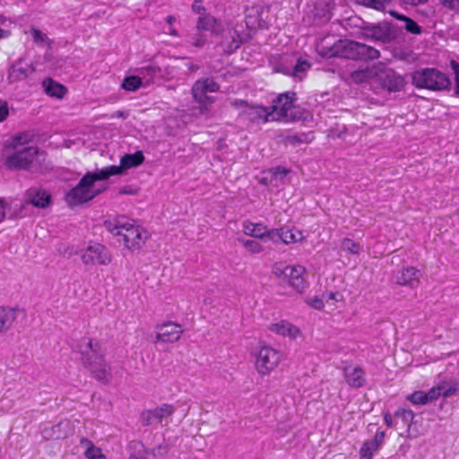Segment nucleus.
<instances>
[{"instance_id": "1", "label": "nucleus", "mask_w": 459, "mask_h": 459, "mask_svg": "<svg viewBox=\"0 0 459 459\" xmlns=\"http://www.w3.org/2000/svg\"><path fill=\"white\" fill-rule=\"evenodd\" d=\"M82 359L93 377L103 383H108L111 378L110 366L105 359L106 348L94 339L83 338L79 344Z\"/></svg>"}, {"instance_id": "2", "label": "nucleus", "mask_w": 459, "mask_h": 459, "mask_svg": "<svg viewBox=\"0 0 459 459\" xmlns=\"http://www.w3.org/2000/svg\"><path fill=\"white\" fill-rule=\"evenodd\" d=\"M104 226L114 236L120 237L125 247L130 250L140 249L149 238L145 229L124 215L105 221Z\"/></svg>"}, {"instance_id": "3", "label": "nucleus", "mask_w": 459, "mask_h": 459, "mask_svg": "<svg viewBox=\"0 0 459 459\" xmlns=\"http://www.w3.org/2000/svg\"><path fill=\"white\" fill-rule=\"evenodd\" d=\"M318 53L325 58L340 57L352 60H375L380 52L373 47L351 39H339L331 46H321Z\"/></svg>"}, {"instance_id": "4", "label": "nucleus", "mask_w": 459, "mask_h": 459, "mask_svg": "<svg viewBox=\"0 0 459 459\" xmlns=\"http://www.w3.org/2000/svg\"><path fill=\"white\" fill-rule=\"evenodd\" d=\"M24 134L14 135L8 148L13 152L7 154L4 160V165L10 170H29L40 164L39 151L35 146H22V141Z\"/></svg>"}, {"instance_id": "5", "label": "nucleus", "mask_w": 459, "mask_h": 459, "mask_svg": "<svg viewBox=\"0 0 459 459\" xmlns=\"http://www.w3.org/2000/svg\"><path fill=\"white\" fill-rule=\"evenodd\" d=\"M110 178V172L103 169L94 172H87L66 195L65 201L70 206H77L92 200L104 191L94 186L95 182L106 180Z\"/></svg>"}, {"instance_id": "6", "label": "nucleus", "mask_w": 459, "mask_h": 459, "mask_svg": "<svg viewBox=\"0 0 459 459\" xmlns=\"http://www.w3.org/2000/svg\"><path fill=\"white\" fill-rule=\"evenodd\" d=\"M297 94L287 91L279 94L269 107L273 122H296L303 118L301 108L296 105Z\"/></svg>"}, {"instance_id": "7", "label": "nucleus", "mask_w": 459, "mask_h": 459, "mask_svg": "<svg viewBox=\"0 0 459 459\" xmlns=\"http://www.w3.org/2000/svg\"><path fill=\"white\" fill-rule=\"evenodd\" d=\"M411 83L417 89L437 91L447 89L450 80L436 68H421L411 74Z\"/></svg>"}, {"instance_id": "8", "label": "nucleus", "mask_w": 459, "mask_h": 459, "mask_svg": "<svg viewBox=\"0 0 459 459\" xmlns=\"http://www.w3.org/2000/svg\"><path fill=\"white\" fill-rule=\"evenodd\" d=\"M220 91V84L211 78L197 80L192 86L191 94L194 100L198 104L201 113L207 112L209 107L215 101V98L208 96Z\"/></svg>"}, {"instance_id": "9", "label": "nucleus", "mask_w": 459, "mask_h": 459, "mask_svg": "<svg viewBox=\"0 0 459 459\" xmlns=\"http://www.w3.org/2000/svg\"><path fill=\"white\" fill-rule=\"evenodd\" d=\"M284 359L281 351L269 345L260 348L255 358V369L259 375L267 376Z\"/></svg>"}, {"instance_id": "10", "label": "nucleus", "mask_w": 459, "mask_h": 459, "mask_svg": "<svg viewBox=\"0 0 459 459\" xmlns=\"http://www.w3.org/2000/svg\"><path fill=\"white\" fill-rule=\"evenodd\" d=\"M273 273L277 277H282L290 287H302L305 283L306 268L302 265H287L277 262L273 265Z\"/></svg>"}, {"instance_id": "11", "label": "nucleus", "mask_w": 459, "mask_h": 459, "mask_svg": "<svg viewBox=\"0 0 459 459\" xmlns=\"http://www.w3.org/2000/svg\"><path fill=\"white\" fill-rule=\"evenodd\" d=\"M176 409L172 404L164 403L153 410H146L141 413L140 420L143 426L169 424V418L173 415Z\"/></svg>"}, {"instance_id": "12", "label": "nucleus", "mask_w": 459, "mask_h": 459, "mask_svg": "<svg viewBox=\"0 0 459 459\" xmlns=\"http://www.w3.org/2000/svg\"><path fill=\"white\" fill-rule=\"evenodd\" d=\"M82 260L85 264L107 265L111 262V256L107 248L100 244H90L82 251Z\"/></svg>"}, {"instance_id": "13", "label": "nucleus", "mask_w": 459, "mask_h": 459, "mask_svg": "<svg viewBox=\"0 0 459 459\" xmlns=\"http://www.w3.org/2000/svg\"><path fill=\"white\" fill-rule=\"evenodd\" d=\"M184 329L181 325L168 321L156 325L155 342L174 343L180 340Z\"/></svg>"}, {"instance_id": "14", "label": "nucleus", "mask_w": 459, "mask_h": 459, "mask_svg": "<svg viewBox=\"0 0 459 459\" xmlns=\"http://www.w3.org/2000/svg\"><path fill=\"white\" fill-rule=\"evenodd\" d=\"M144 161V155L141 151L135 152L131 154H125L120 159V165H110L102 168L104 171L110 172V177L115 175H120L125 169H128L134 167L140 166Z\"/></svg>"}, {"instance_id": "15", "label": "nucleus", "mask_w": 459, "mask_h": 459, "mask_svg": "<svg viewBox=\"0 0 459 459\" xmlns=\"http://www.w3.org/2000/svg\"><path fill=\"white\" fill-rule=\"evenodd\" d=\"M378 81L382 88L389 92L400 91L406 84L404 78L392 69L382 72L378 75Z\"/></svg>"}, {"instance_id": "16", "label": "nucleus", "mask_w": 459, "mask_h": 459, "mask_svg": "<svg viewBox=\"0 0 459 459\" xmlns=\"http://www.w3.org/2000/svg\"><path fill=\"white\" fill-rule=\"evenodd\" d=\"M252 124H266L273 122V117L269 107L262 105H249L240 113Z\"/></svg>"}, {"instance_id": "17", "label": "nucleus", "mask_w": 459, "mask_h": 459, "mask_svg": "<svg viewBox=\"0 0 459 459\" xmlns=\"http://www.w3.org/2000/svg\"><path fill=\"white\" fill-rule=\"evenodd\" d=\"M304 238L303 233L297 229L280 228L270 230L269 239L273 242L281 241L284 244L296 243Z\"/></svg>"}, {"instance_id": "18", "label": "nucleus", "mask_w": 459, "mask_h": 459, "mask_svg": "<svg viewBox=\"0 0 459 459\" xmlns=\"http://www.w3.org/2000/svg\"><path fill=\"white\" fill-rule=\"evenodd\" d=\"M422 273L413 266H409L400 270L395 276V282L402 286L414 287L420 284Z\"/></svg>"}, {"instance_id": "19", "label": "nucleus", "mask_w": 459, "mask_h": 459, "mask_svg": "<svg viewBox=\"0 0 459 459\" xmlns=\"http://www.w3.org/2000/svg\"><path fill=\"white\" fill-rule=\"evenodd\" d=\"M269 329L272 333L283 337H288L290 340H296L298 337L301 336V331L299 328L287 320H281L278 323L272 324L269 326Z\"/></svg>"}, {"instance_id": "20", "label": "nucleus", "mask_w": 459, "mask_h": 459, "mask_svg": "<svg viewBox=\"0 0 459 459\" xmlns=\"http://www.w3.org/2000/svg\"><path fill=\"white\" fill-rule=\"evenodd\" d=\"M344 378L346 383L352 388H359L366 382L364 369L359 366H348L344 368Z\"/></svg>"}, {"instance_id": "21", "label": "nucleus", "mask_w": 459, "mask_h": 459, "mask_svg": "<svg viewBox=\"0 0 459 459\" xmlns=\"http://www.w3.org/2000/svg\"><path fill=\"white\" fill-rule=\"evenodd\" d=\"M342 296L339 292L326 291L321 296H315L313 298H307L306 302L313 308L321 310L325 307V304L334 305L336 302L341 301Z\"/></svg>"}, {"instance_id": "22", "label": "nucleus", "mask_w": 459, "mask_h": 459, "mask_svg": "<svg viewBox=\"0 0 459 459\" xmlns=\"http://www.w3.org/2000/svg\"><path fill=\"white\" fill-rule=\"evenodd\" d=\"M385 432L377 431L373 439L365 441L360 448V459H372L374 453L379 450L384 443Z\"/></svg>"}, {"instance_id": "23", "label": "nucleus", "mask_w": 459, "mask_h": 459, "mask_svg": "<svg viewBox=\"0 0 459 459\" xmlns=\"http://www.w3.org/2000/svg\"><path fill=\"white\" fill-rule=\"evenodd\" d=\"M243 232L247 236L264 239V238H269L270 230L263 223H255L247 221L243 223Z\"/></svg>"}, {"instance_id": "24", "label": "nucleus", "mask_w": 459, "mask_h": 459, "mask_svg": "<svg viewBox=\"0 0 459 459\" xmlns=\"http://www.w3.org/2000/svg\"><path fill=\"white\" fill-rule=\"evenodd\" d=\"M29 202L35 207L45 208L49 204L50 195L42 189L30 188L27 191Z\"/></svg>"}, {"instance_id": "25", "label": "nucleus", "mask_w": 459, "mask_h": 459, "mask_svg": "<svg viewBox=\"0 0 459 459\" xmlns=\"http://www.w3.org/2000/svg\"><path fill=\"white\" fill-rule=\"evenodd\" d=\"M43 86L46 93L50 97L62 99L67 92V89L63 84L56 82L51 78H47L43 81Z\"/></svg>"}, {"instance_id": "26", "label": "nucleus", "mask_w": 459, "mask_h": 459, "mask_svg": "<svg viewBox=\"0 0 459 459\" xmlns=\"http://www.w3.org/2000/svg\"><path fill=\"white\" fill-rule=\"evenodd\" d=\"M363 34L368 39L385 41L388 39V30L381 24L369 25L363 29Z\"/></svg>"}, {"instance_id": "27", "label": "nucleus", "mask_w": 459, "mask_h": 459, "mask_svg": "<svg viewBox=\"0 0 459 459\" xmlns=\"http://www.w3.org/2000/svg\"><path fill=\"white\" fill-rule=\"evenodd\" d=\"M389 14L395 18L396 20L404 22V29L407 32L413 34V35H420L422 32L421 27L411 18L403 14L399 13L396 11L391 10L389 11Z\"/></svg>"}, {"instance_id": "28", "label": "nucleus", "mask_w": 459, "mask_h": 459, "mask_svg": "<svg viewBox=\"0 0 459 459\" xmlns=\"http://www.w3.org/2000/svg\"><path fill=\"white\" fill-rule=\"evenodd\" d=\"M315 136L312 132L299 133L296 134H289L283 138L285 145L299 146L302 143H309L314 140Z\"/></svg>"}, {"instance_id": "29", "label": "nucleus", "mask_w": 459, "mask_h": 459, "mask_svg": "<svg viewBox=\"0 0 459 459\" xmlns=\"http://www.w3.org/2000/svg\"><path fill=\"white\" fill-rule=\"evenodd\" d=\"M217 23V19L210 13H203L196 22L198 30H213Z\"/></svg>"}, {"instance_id": "30", "label": "nucleus", "mask_w": 459, "mask_h": 459, "mask_svg": "<svg viewBox=\"0 0 459 459\" xmlns=\"http://www.w3.org/2000/svg\"><path fill=\"white\" fill-rule=\"evenodd\" d=\"M28 76L27 70L22 66L20 63L13 65L8 72V81L15 82L26 79Z\"/></svg>"}, {"instance_id": "31", "label": "nucleus", "mask_w": 459, "mask_h": 459, "mask_svg": "<svg viewBox=\"0 0 459 459\" xmlns=\"http://www.w3.org/2000/svg\"><path fill=\"white\" fill-rule=\"evenodd\" d=\"M129 459H157L155 454L146 449L142 444L137 443L134 446V452L130 455Z\"/></svg>"}, {"instance_id": "32", "label": "nucleus", "mask_w": 459, "mask_h": 459, "mask_svg": "<svg viewBox=\"0 0 459 459\" xmlns=\"http://www.w3.org/2000/svg\"><path fill=\"white\" fill-rule=\"evenodd\" d=\"M374 75V73L371 69H359L351 73L350 77L351 80L355 83H363L370 80Z\"/></svg>"}, {"instance_id": "33", "label": "nucleus", "mask_w": 459, "mask_h": 459, "mask_svg": "<svg viewBox=\"0 0 459 459\" xmlns=\"http://www.w3.org/2000/svg\"><path fill=\"white\" fill-rule=\"evenodd\" d=\"M143 84L142 79L135 75L127 76L123 80L121 87L126 91H135Z\"/></svg>"}, {"instance_id": "34", "label": "nucleus", "mask_w": 459, "mask_h": 459, "mask_svg": "<svg viewBox=\"0 0 459 459\" xmlns=\"http://www.w3.org/2000/svg\"><path fill=\"white\" fill-rule=\"evenodd\" d=\"M357 2L363 6L384 12L391 0H357Z\"/></svg>"}, {"instance_id": "35", "label": "nucleus", "mask_w": 459, "mask_h": 459, "mask_svg": "<svg viewBox=\"0 0 459 459\" xmlns=\"http://www.w3.org/2000/svg\"><path fill=\"white\" fill-rule=\"evenodd\" d=\"M20 313H22V311L19 308L4 307V316L6 331L13 326L14 321L16 320Z\"/></svg>"}, {"instance_id": "36", "label": "nucleus", "mask_w": 459, "mask_h": 459, "mask_svg": "<svg viewBox=\"0 0 459 459\" xmlns=\"http://www.w3.org/2000/svg\"><path fill=\"white\" fill-rule=\"evenodd\" d=\"M230 38L231 41L227 46H225L224 43H221L223 51L227 54H232L242 44V37L237 31H234V34L231 35Z\"/></svg>"}, {"instance_id": "37", "label": "nucleus", "mask_w": 459, "mask_h": 459, "mask_svg": "<svg viewBox=\"0 0 459 459\" xmlns=\"http://www.w3.org/2000/svg\"><path fill=\"white\" fill-rule=\"evenodd\" d=\"M440 387L442 391V396L447 398L455 395L457 392H459V382H441Z\"/></svg>"}, {"instance_id": "38", "label": "nucleus", "mask_w": 459, "mask_h": 459, "mask_svg": "<svg viewBox=\"0 0 459 459\" xmlns=\"http://www.w3.org/2000/svg\"><path fill=\"white\" fill-rule=\"evenodd\" d=\"M342 249L347 253L357 255L359 253L360 245L354 240L344 238L342 241Z\"/></svg>"}, {"instance_id": "39", "label": "nucleus", "mask_w": 459, "mask_h": 459, "mask_svg": "<svg viewBox=\"0 0 459 459\" xmlns=\"http://www.w3.org/2000/svg\"><path fill=\"white\" fill-rule=\"evenodd\" d=\"M407 400L410 401L413 404H426L428 403V399L423 391H415L407 396Z\"/></svg>"}, {"instance_id": "40", "label": "nucleus", "mask_w": 459, "mask_h": 459, "mask_svg": "<svg viewBox=\"0 0 459 459\" xmlns=\"http://www.w3.org/2000/svg\"><path fill=\"white\" fill-rule=\"evenodd\" d=\"M30 34L32 36L33 41L36 44L42 45L44 43L50 42L48 37L45 33H43L40 30L37 29L35 27L30 28Z\"/></svg>"}, {"instance_id": "41", "label": "nucleus", "mask_w": 459, "mask_h": 459, "mask_svg": "<svg viewBox=\"0 0 459 459\" xmlns=\"http://www.w3.org/2000/svg\"><path fill=\"white\" fill-rule=\"evenodd\" d=\"M396 417H400L404 424L411 426L413 419H414V413L411 410H406V409H399L395 412Z\"/></svg>"}, {"instance_id": "42", "label": "nucleus", "mask_w": 459, "mask_h": 459, "mask_svg": "<svg viewBox=\"0 0 459 459\" xmlns=\"http://www.w3.org/2000/svg\"><path fill=\"white\" fill-rule=\"evenodd\" d=\"M84 455L88 459H106V455L102 453L101 449L95 446L88 447L85 450Z\"/></svg>"}, {"instance_id": "43", "label": "nucleus", "mask_w": 459, "mask_h": 459, "mask_svg": "<svg viewBox=\"0 0 459 459\" xmlns=\"http://www.w3.org/2000/svg\"><path fill=\"white\" fill-rule=\"evenodd\" d=\"M243 246L250 254H258L264 249L262 245L255 240H245L243 241Z\"/></svg>"}, {"instance_id": "44", "label": "nucleus", "mask_w": 459, "mask_h": 459, "mask_svg": "<svg viewBox=\"0 0 459 459\" xmlns=\"http://www.w3.org/2000/svg\"><path fill=\"white\" fill-rule=\"evenodd\" d=\"M311 65L308 61L299 58L293 68V74L297 75L300 72H307L310 69Z\"/></svg>"}, {"instance_id": "45", "label": "nucleus", "mask_w": 459, "mask_h": 459, "mask_svg": "<svg viewBox=\"0 0 459 459\" xmlns=\"http://www.w3.org/2000/svg\"><path fill=\"white\" fill-rule=\"evenodd\" d=\"M425 394L427 396L428 403L433 402L442 396L440 383L429 389L427 393H425Z\"/></svg>"}, {"instance_id": "46", "label": "nucleus", "mask_w": 459, "mask_h": 459, "mask_svg": "<svg viewBox=\"0 0 459 459\" xmlns=\"http://www.w3.org/2000/svg\"><path fill=\"white\" fill-rule=\"evenodd\" d=\"M9 115L8 103L5 100H0V123L4 121Z\"/></svg>"}, {"instance_id": "47", "label": "nucleus", "mask_w": 459, "mask_h": 459, "mask_svg": "<svg viewBox=\"0 0 459 459\" xmlns=\"http://www.w3.org/2000/svg\"><path fill=\"white\" fill-rule=\"evenodd\" d=\"M206 42V38L204 34L202 33H197L192 39V44L193 46L196 47V48H202L204 46Z\"/></svg>"}, {"instance_id": "48", "label": "nucleus", "mask_w": 459, "mask_h": 459, "mask_svg": "<svg viewBox=\"0 0 459 459\" xmlns=\"http://www.w3.org/2000/svg\"><path fill=\"white\" fill-rule=\"evenodd\" d=\"M192 10L195 13H198L199 15H202L203 13H205V8L203 5L202 0H195L192 4Z\"/></svg>"}, {"instance_id": "49", "label": "nucleus", "mask_w": 459, "mask_h": 459, "mask_svg": "<svg viewBox=\"0 0 459 459\" xmlns=\"http://www.w3.org/2000/svg\"><path fill=\"white\" fill-rule=\"evenodd\" d=\"M230 106L235 108H247V107L249 106V104L247 103V100H233L230 102Z\"/></svg>"}, {"instance_id": "50", "label": "nucleus", "mask_w": 459, "mask_h": 459, "mask_svg": "<svg viewBox=\"0 0 459 459\" xmlns=\"http://www.w3.org/2000/svg\"><path fill=\"white\" fill-rule=\"evenodd\" d=\"M446 7L455 10L459 7V0H439Z\"/></svg>"}, {"instance_id": "51", "label": "nucleus", "mask_w": 459, "mask_h": 459, "mask_svg": "<svg viewBox=\"0 0 459 459\" xmlns=\"http://www.w3.org/2000/svg\"><path fill=\"white\" fill-rule=\"evenodd\" d=\"M119 195H136L137 194V190H134L133 188H131L130 186H126V187H123L119 190Z\"/></svg>"}, {"instance_id": "52", "label": "nucleus", "mask_w": 459, "mask_h": 459, "mask_svg": "<svg viewBox=\"0 0 459 459\" xmlns=\"http://www.w3.org/2000/svg\"><path fill=\"white\" fill-rule=\"evenodd\" d=\"M6 331L5 330V322L4 316V307H0V333Z\"/></svg>"}, {"instance_id": "53", "label": "nucleus", "mask_w": 459, "mask_h": 459, "mask_svg": "<svg viewBox=\"0 0 459 459\" xmlns=\"http://www.w3.org/2000/svg\"><path fill=\"white\" fill-rule=\"evenodd\" d=\"M405 4L417 6L427 3V0H402Z\"/></svg>"}, {"instance_id": "54", "label": "nucleus", "mask_w": 459, "mask_h": 459, "mask_svg": "<svg viewBox=\"0 0 459 459\" xmlns=\"http://www.w3.org/2000/svg\"><path fill=\"white\" fill-rule=\"evenodd\" d=\"M80 444L82 446H83L85 448V450L88 449V447L94 446L93 443L86 437L81 438Z\"/></svg>"}, {"instance_id": "55", "label": "nucleus", "mask_w": 459, "mask_h": 459, "mask_svg": "<svg viewBox=\"0 0 459 459\" xmlns=\"http://www.w3.org/2000/svg\"><path fill=\"white\" fill-rule=\"evenodd\" d=\"M384 420L387 427L393 426V418L392 415L389 412L385 413L384 415Z\"/></svg>"}, {"instance_id": "56", "label": "nucleus", "mask_w": 459, "mask_h": 459, "mask_svg": "<svg viewBox=\"0 0 459 459\" xmlns=\"http://www.w3.org/2000/svg\"><path fill=\"white\" fill-rule=\"evenodd\" d=\"M455 81H456L455 92H456V94L459 95V66L458 65H456L455 67Z\"/></svg>"}, {"instance_id": "57", "label": "nucleus", "mask_w": 459, "mask_h": 459, "mask_svg": "<svg viewBox=\"0 0 459 459\" xmlns=\"http://www.w3.org/2000/svg\"><path fill=\"white\" fill-rule=\"evenodd\" d=\"M5 218V207L3 203V201L0 200V223L4 220Z\"/></svg>"}, {"instance_id": "58", "label": "nucleus", "mask_w": 459, "mask_h": 459, "mask_svg": "<svg viewBox=\"0 0 459 459\" xmlns=\"http://www.w3.org/2000/svg\"><path fill=\"white\" fill-rule=\"evenodd\" d=\"M269 23L262 19H259L257 23V28L261 30H267L269 28Z\"/></svg>"}, {"instance_id": "59", "label": "nucleus", "mask_w": 459, "mask_h": 459, "mask_svg": "<svg viewBox=\"0 0 459 459\" xmlns=\"http://www.w3.org/2000/svg\"><path fill=\"white\" fill-rule=\"evenodd\" d=\"M274 170H275V172H274L275 174H281L283 176L290 173V169L282 168V167H277V168H275Z\"/></svg>"}, {"instance_id": "60", "label": "nucleus", "mask_w": 459, "mask_h": 459, "mask_svg": "<svg viewBox=\"0 0 459 459\" xmlns=\"http://www.w3.org/2000/svg\"><path fill=\"white\" fill-rule=\"evenodd\" d=\"M10 35V31L8 30H4L3 29L0 28V39H4V38H6Z\"/></svg>"}, {"instance_id": "61", "label": "nucleus", "mask_w": 459, "mask_h": 459, "mask_svg": "<svg viewBox=\"0 0 459 459\" xmlns=\"http://www.w3.org/2000/svg\"><path fill=\"white\" fill-rule=\"evenodd\" d=\"M169 35L171 36H178V31L175 30V28L171 25L169 27Z\"/></svg>"}, {"instance_id": "62", "label": "nucleus", "mask_w": 459, "mask_h": 459, "mask_svg": "<svg viewBox=\"0 0 459 459\" xmlns=\"http://www.w3.org/2000/svg\"><path fill=\"white\" fill-rule=\"evenodd\" d=\"M166 21L171 26L173 22H175V17L172 16V15H169L167 18H166Z\"/></svg>"}, {"instance_id": "63", "label": "nucleus", "mask_w": 459, "mask_h": 459, "mask_svg": "<svg viewBox=\"0 0 459 459\" xmlns=\"http://www.w3.org/2000/svg\"><path fill=\"white\" fill-rule=\"evenodd\" d=\"M246 23H247V26L249 27L250 26V21L248 19L246 20Z\"/></svg>"}]
</instances>
